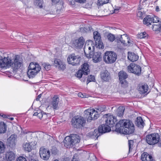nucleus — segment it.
Instances as JSON below:
<instances>
[{"mask_svg":"<svg viewBox=\"0 0 161 161\" xmlns=\"http://www.w3.org/2000/svg\"><path fill=\"white\" fill-rule=\"evenodd\" d=\"M22 58L18 55L14 56L13 59L8 56H0V67L2 68H9L11 67L13 70H15L22 66Z\"/></svg>","mask_w":161,"mask_h":161,"instance_id":"nucleus-1","label":"nucleus"},{"mask_svg":"<svg viewBox=\"0 0 161 161\" xmlns=\"http://www.w3.org/2000/svg\"><path fill=\"white\" fill-rule=\"evenodd\" d=\"M116 131L125 134L133 133L134 131V125L129 120H120L115 125Z\"/></svg>","mask_w":161,"mask_h":161,"instance_id":"nucleus-2","label":"nucleus"},{"mask_svg":"<svg viewBox=\"0 0 161 161\" xmlns=\"http://www.w3.org/2000/svg\"><path fill=\"white\" fill-rule=\"evenodd\" d=\"M40 66L37 63H31L28 67L27 72L28 76L29 78H33L40 71Z\"/></svg>","mask_w":161,"mask_h":161,"instance_id":"nucleus-3","label":"nucleus"},{"mask_svg":"<svg viewBox=\"0 0 161 161\" xmlns=\"http://www.w3.org/2000/svg\"><path fill=\"white\" fill-rule=\"evenodd\" d=\"M103 60L107 64H112L115 62L117 58V55L112 51H107L104 54Z\"/></svg>","mask_w":161,"mask_h":161,"instance_id":"nucleus-4","label":"nucleus"},{"mask_svg":"<svg viewBox=\"0 0 161 161\" xmlns=\"http://www.w3.org/2000/svg\"><path fill=\"white\" fill-rule=\"evenodd\" d=\"M95 45L92 41H86L84 48L85 54L88 58H92V53L94 50Z\"/></svg>","mask_w":161,"mask_h":161,"instance_id":"nucleus-5","label":"nucleus"},{"mask_svg":"<svg viewBox=\"0 0 161 161\" xmlns=\"http://www.w3.org/2000/svg\"><path fill=\"white\" fill-rule=\"evenodd\" d=\"M85 116L87 119V121H91L97 119L99 115L97 111L93 109H88L84 111Z\"/></svg>","mask_w":161,"mask_h":161,"instance_id":"nucleus-6","label":"nucleus"},{"mask_svg":"<svg viewBox=\"0 0 161 161\" xmlns=\"http://www.w3.org/2000/svg\"><path fill=\"white\" fill-rule=\"evenodd\" d=\"M71 122L74 127L79 128L84 126L86 120L83 117L77 116L72 118Z\"/></svg>","mask_w":161,"mask_h":161,"instance_id":"nucleus-7","label":"nucleus"},{"mask_svg":"<svg viewBox=\"0 0 161 161\" xmlns=\"http://www.w3.org/2000/svg\"><path fill=\"white\" fill-rule=\"evenodd\" d=\"M159 138V136L158 134H152L146 136V140L148 144L150 145H153L158 142Z\"/></svg>","mask_w":161,"mask_h":161,"instance_id":"nucleus-8","label":"nucleus"},{"mask_svg":"<svg viewBox=\"0 0 161 161\" xmlns=\"http://www.w3.org/2000/svg\"><path fill=\"white\" fill-rule=\"evenodd\" d=\"M81 59V58L80 56L75 55V54L72 53L68 56L67 61L69 64L75 66L79 64Z\"/></svg>","mask_w":161,"mask_h":161,"instance_id":"nucleus-9","label":"nucleus"},{"mask_svg":"<svg viewBox=\"0 0 161 161\" xmlns=\"http://www.w3.org/2000/svg\"><path fill=\"white\" fill-rule=\"evenodd\" d=\"M127 70L129 72L139 75L141 73V68L139 65L131 63L127 67Z\"/></svg>","mask_w":161,"mask_h":161,"instance_id":"nucleus-10","label":"nucleus"},{"mask_svg":"<svg viewBox=\"0 0 161 161\" xmlns=\"http://www.w3.org/2000/svg\"><path fill=\"white\" fill-rule=\"evenodd\" d=\"M159 22L158 18L154 15H148L143 19V22L144 24L147 26L151 25V23H157Z\"/></svg>","mask_w":161,"mask_h":161,"instance_id":"nucleus-11","label":"nucleus"},{"mask_svg":"<svg viewBox=\"0 0 161 161\" xmlns=\"http://www.w3.org/2000/svg\"><path fill=\"white\" fill-rule=\"evenodd\" d=\"M39 154L41 158L45 160H48L50 156V151L44 147H42L40 148Z\"/></svg>","mask_w":161,"mask_h":161,"instance_id":"nucleus-12","label":"nucleus"},{"mask_svg":"<svg viewBox=\"0 0 161 161\" xmlns=\"http://www.w3.org/2000/svg\"><path fill=\"white\" fill-rule=\"evenodd\" d=\"M116 39L120 41L122 43L126 45L129 46L132 44V41L130 40L128 36L126 35H120L116 37Z\"/></svg>","mask_w":161,"mask_h":161,"instance_id":"nucleus-13","label":"nucleus"},{"mask_svg":"<svg viewBox=\"0 0 161 161\" xmlns=\"http://www.w3.org/2000/svg\"><path fill=\"white\" fill-rule=\"evenodd\" d=\"M85 41L82 36L75 40L73 42V46L77 49L80 48L82 47Z\"/></svg>","mask_w":161,"mask_h":161,"instance_id":"nucleus-14","label":"nucleus"},{"mask_svg":"<svg viewBox=\"0 0 161 161\" xmlns=\"http://www.w3.org/2000/svg\"><path fill=\"white\" fill-rule=\"evenodd\" d=\"M54 66L59 70H64L66 68L65 64L60 59H55L54 61Z\"/></svg>","mask_w":161,"mask_h":161,"instance_id":"nucleus-15","label":"nucleus"},{"mask_svg":"<svg viewBox=\"0 0 161 161\" xmlns=\"http://www.w3.org/2000/svg\"><path fill=\"white\" fill-rule=\"evenodd\" d=\"M106 116H107L106 117L107 119L105 120L106 124L108 125L111 127H113L117 120L112 115H107Z\"/></svg>","mask_w":161,"mask_h":161,"instance_id":"nucleus-16","label":"nucleus"},{"mask_svg":"<svg viewBox=\"0 0 161 161\" xmlns=\"http://www.w3.org/2000/svg\"><path fill=\"white\" fill-rule=\"evenodd\" d=\"M17 136L12 135L8 139L7 143L8 145L11 147H14L16 142Z\"/></svg>","mask_w":161,"mask_h":161,"instance_id":"nucleus-17","label":"nucleus"},{"mask_svg":"<svg viewBox=\"0 0 161 161\" xmlns=\"http://www.w3.org/2000/svg\"><path fill=\"white\" fill-rule=\"evenodd\" d=\"M111 127L110 125L106 124L105 123V124H103L99 127V131L100 133L108 132L111 130Z\"/></svg>","mask_w":161,"mask_h":161,"instance_id":"nucleus-18","label":"nucleus"},{"mask_svg":"<svg viewBox=\"0 0 161 161\" xmlns=\"http://www.w3.org/2000/svg\"><path fill=\"white\" fill-rule=\"evenodd\" d=\"M92 60L94 63H98L100 62L102 59L101 53L100 52H96L92 53Z\"/></svg>","mask_w":161,"mask_h":161,"instance_id":"nucleus-19","label":"nucleus"},{"mask_svg":"<svg viewBox=\"0 0 161 161\" xmlns=\"http://www.w3.org/2000/svg\"><path fill=\"white\" fill-rule=\"evenodd\" d=\"M148 89V87L147 85L139 84L137 87V90L141 94H144L146 93Z\"/></svg>","mask_w":161,"mask_h":161,"instance_id":"nucleus-20","label":"nucleus"},{"mask_svg":"<svg viewBox=\"0 0 161 161\" xmlns=\"http://www.w3.org/2000/svg\"><path fill=\"white\" fill-rule=\"evenodd\" d=\"M59 102V98L57 95H55L53 97L51 103V106L53 109H57Z\"/></svg>","mask_w":161,"mask_h":161,"instance_id":"nucleus-21","label":"nucleus"},{"mask_svg":"<svg viewBox=\"0 0 161 161\" xmlns=\"http://www.w3.org/2000/svg\"><path fill=\"white\" fill-rule=\"evenodd\" d=\"M100 76L102 80L105 81H108L110 79L109 73L107 70L102 72Z\"/></svg>","mask_w":161,"mask_h":161,"instance_id":"nucleus-22","label":"nucleus"},{"mask_svg":"<svg viewBox=\"0 0 161 161\" xmlns=\"http://www.w3.org/2000/svg\"><path fill=\"white\" fill-rule=\"evenodd\" d=\"M141 159L142 161H154L152 156L145 152L142 154Z\"/></svg>","mask_w":161,"mask_h":161,"instance_id":"nucleus-23","label":"nucleus"},{"mask_svg":"<svg viewBox=\"0 0 161 161\" xmlns=\"http://www.w3.org/2000/svg\"><path fill=\"white\" fill-rule=\"evenodd\" d=\"M138 56L135 53L130 52L128 53V58L131 61H136L138 59Z\"/></svg>","mask_w":161,"mask_h":161,"instance_id":"nucleus-24","label":"nucleus"},{"mask_svg":"<svg viewBox=\"0 0 161 161\" xmlns=\"http://www.w3.org/2000/svg\"><path fill=\"white\" fill-rule=\"evenodd\" d=\"M71 136H67L65 137L64 140V146L67 147H69L73 145V142L71 140Z\"/></svg>","mask_w":161,"mask_h":161,"instance_id":"nucleus-25","label":"nucleus"},{"mask_svg":"<svg viewBox=\"0 0 161 161\" xmlns=\"http://www.w3.org/2000/svg\"><path fill=\"white\" fill-rule=\"evenodd\" d=\"M135 123L137 126L140 128H143L144 125L143 120L141 117H138L137 118Z\"/></svg>","mask_w":161,"mask_h":161,"instance_id":"nucleus-26","label":"nucleus"},{"mask_svg":"<svg viewBox=\"0 0 161 161\" xmlns=\"http://www.w3.org/2000/svg\"><path fill=\"white\" fill-rule=\"evenodd\" d=\"M81 70L84 75H87L90 71L88 64L87 63H84L82 66Z\"/></svg>","mask_w":161,"mask_h":161,"instance_id":"nucleus-27","label":"nucleus"},{"mask_svg":"<svg viewBox=\"0 0 161 161\" xmlns=\"http://www.w3.org/2000/svg\"><path fill=\"white\" fill-rule=\"evenodd\" d=\"M119 81L125 80L128 77L127 73L123 71H120L118 73Z\"/></svg>","mask_w":161,"mask_h":161,"instance_id":"nucleus-28","label":"nucleus"},{"mask_svg":"<svg viewBox=\"0 0 161 161\" xmlns=\"http://www.w3.org/2000/svg\"><path fill=\"white\" fill-rule=\"evenodd\" d=\"M46 113H44L43 112H41L40 110H38L35 112L33 115V116H37L40 119H41L43 117H46Z\"/></svg>","mask_w":161,"mask_h":161,"instance_id":"nucleus-29","label":"nucleus"},{"mask_svg":"<svg viewBox=\"0 0 161 161\" xmlns=\"http://www.w3.org/2000/svg\"><path fill=\"white\" fill-rule=\"evenodd\" d=\"M71 140L73 142V145L77 143H78L80 142V138L79 136L76 134H72L71 135Z\"/></svg>","mask_w":161,"mask_h":161,"instance_id":"nucleus-30","label":"nucleus"},{"mask_svg":"<svg viewBox=\"0 0 161 161\" xmlns=\"http://www.w3.org/2000/svg\"><path fill=\"white\" fill-rule=\"evenodd\" d=\"M125 110V108L124 107H119L117 110L116 114L119 117L122 116Z\"/></svg>","mask_w":161,"mask_h":161,"instance_id":"nucleus-31","label":"nucleus"},{"mask_svg":"<svg viewBox=\"0 0 161 161\" xmlns=\"http://www.w3.org/2000/svg\"><path fill=\"white\" fill-rule=\"evenodd\" d=\"M7 130V125L3 122H0V134L5 133Z\"/></svg>","mask_w":161,"mask_h":161,"instance_id":"nucleus-32","label":"nucleus"},{"mask_svg":"<svg viewBox=\"0 0 161 161\" xmlns=\"http://www.w3.org/2000/svg\"><path fill=\"white\" fill-rule=\"evenodd\" d=\"M6 157L9 160L12 161L15 158V156L13 152H9L6 153Z\"/></svg>","mask_w":161,"mask_h":161,"instance_id":"nucleus-33","label":"nucleus"},{"mask_svg":"<svg viewBox=\"0 0 161 161\" xmlns=\"http://www.w3.org/2000/svg\"><path fill=\"white\" fill-rule=\"evenodd\" d=\"M23 147L25 150L30 152L32 149V147L29 143H26L23 145Z\"/></svg>","mask_w":161,"mask_h":161,"instance_id":"nucleus-34","label":"nucleus"},{"mask_svg":"<svg viewBox=\"0 0 161 161\" xmlns=\"http://www.w3.org/2000/svg\"><path fill=\"white\" fill-rule=\"evenodd\" d=\"M95 46L96 47L99 49H103L104 48V46L103 45V43L102 40H99L95 42Z\"/></svg>","mask_w":161,"mask_h":161,"instance_id":"nucleus-35","label":"nucleus"},{"mask_svg":"<svg viewBox=\"0 0 161 161\" xmlns=\"http://www.w3.org/2000/svg\"><path fill=\"white\" fill-rule=\"evenodd\" d=\"M94 38L95 42L101 40L100 33L97 31L93 32Z\"/></svg>","mask_w":161,"mask_h":161,"instance_id":"nucleus-36","label":"nucleus"},{"mask_svg":"<svg viewBox=\"0 0 161 161\" xmlns=\"http://www.w3.org/2000/svg\"><path fill=\"white\" fill-rule=\"evenodd\" d=\"M152 29L156 31H161V25L159 24H154L153 25Z\"/></svg>","mask_w":161,"mask_h":161,"instance_id":"nucleus-37","label":"nucleus"},{"mask_svg":"<svg viewBox=\"0 0 161 161\" xmlns=\"http://www.w3.org/2000/svg\"><path fill=\"white\" fill-rule=\"evenodd\" d=\"M43 3V0H36L34 2L35 5L40 8L42 7Z\"/></svg>","mask_w":161,"mask_h":161,"instance_id":"nucleus-38","label":"nucleus"},{"mask_svg":"<svg viewBox=\"0 0 161 161\" xmlns=\"http://www.w3.org/2000/svg\"><path fill=\"white\" fill-rule=\"evenodd\" d=\"M95 80V78L94 76L92 75H90L88 76L87 80V84L91 82H94Z\"/></svg>","mask_w":161,"mask_h":161,"instance_id":"nucleus-39","label":"nucleus"},{"mask_svg":"<svg viewBox=\"0 0 161 161\" xmlns=\"http://www.w3.org/2000/svg\"><path fill=\"white\" fill-rule=\"evenodd\" d=\"M5 149L4 144L2 141H0V153L4 152Z\"/></svg>","mask_w":161,"mask_h":161,"instance_id":"nucleus-40","label":"nucleus"},{"mask_svg":"<svg viewBox=\"0 0 161 161\" xmlns=\"http://www.w3.org/2000/svg\"><path fill=\"white\" fill-rule=\"evenodd\" d=\"M147 36V34L145 32L140 33L137 34V37L140 39L144 38L146 37Z\"/></svg>","mask_w":161,"mask_h":161,"instance_id":"nucleus-41","label":"nucleus"},{"mask_svg":"<svg viewBox=\"0 0 161 161\" xmlns=\"http://www.w3.org/2000/svg\"><path fill=\"white\" fill-rule=\"evenodd\" d=\"M42 65L45 69L47 70H49L51 67V65L48 63H44L42 64Z\"/></svg>","mask_w":161,"mask_h":161,"instance_id":"nucleus-42","label":"nucleus"},{"mask_svg":"<svg viewBox=\"0 0 161 161\" xmlns=\"http://www.w3.org/2000/svg\"><path fill=\"white\" fill-rule=\"evenodd\" d=\"M107 38L108 40L111 42H113L115 39L114 35L111 33L108 34L107 36Z\"/></svg>","mask_w":161,"mask_h":161,"instance_id":"nucleus-43","label":"nucleus"},{"mask_svg":"<svg viewBox=\"0 0 161 161\" xmlns=\"http://www.w3.org/2000/svg\"><path fill=\"white\" fill-rule=\"evenodd\" d=\"M120 83L121 86L125 88L128 86V82L125 80L120 81Z\"/></svg>","mask_w":161,"mask_h":161,"instance_id":"nucleus-44","label":"nucleus"},{"mask_svg":"<svg viewBox=\"0 0 161 161\" xmlns=\"http://www.w3.org/2000/svg\"><path fill=\"white\" fill-rule=\"evenodd\" d=\"M93 132H94L93 135L95 138H97L99 136V134L100 133L99 131V128L98 130L96 129L94 130L93 131Z\"/></svg>","mask_w":161,"mask_h":161,"instance_id":"nucleus-45","label":"nucleus"},{"mask_svg":"<svg viewBox=\"0 0 161 161\" xmlns=\"http://www.w3.org/2000/svg\"><path fill=\"white\" fill-rule=\"evenodd\" d=\"M83 74H84L82 72V71H81V70H79L76 72L75 76L77 77L80 78Z\"/></svg>","mask_w":161,"mask_h":161,"instance_id":"nucleus-46","label":"nucleus"},{"mask_svg":"<svg viewBox=\"0 0 161 161\" xmlns=\"http://www.w3.org/2000/svg\"><path fill=\"white\" fill-rule=\"evenodd\" d=\"M133 144V140H130L129 141L128 145L129 147V151H131L132 149Z\"/></svg>","mask_w":161,"mask_h":161,"instance_id":"nucleus-47","label":"nucleus"},{"mask_svg":"<svg viewBox=\"0 0 161 161\" xmlns=\"http://www.w3.org/2000/svg\"><path fill=\"white\" fill-rule=\"evenodd\" d=\"M17 161H27L26 158L22 156H20L17 159Z\"/></svg>","mask_w":161,"mask_h":161,"instance_id":"nucleus-48","label":"nucleus"},{"mask_svg":"<svg viewBox=\"0 0 161 161\" xmlns=\"http://www.w3.org/2000/svg\"><path fill=\"white\" fill-rule=\"evenodd\" d=\"M99 2L101 4H103L108 3L109 0H98Z\"/></svg>","mask_w":161,"mask_h":161,"instance_id":"nucleus-49","label":"nucleus"},{"mask_svg":"<svg viewBox=\"0 0 161 161\" xmlns=\"http://www.w3.org/2000/svg\"><path fill=\"white\" fill-rule=\"evenodd\" d=\"M93 133L94 132H93V131H91L87 134V136L92 138L95 139V137H94V136Z\"/></svg>","mask_w":161,"mask_h":161,"instance_id":"nucleus-50","label":"nucleus"},{"mask_svg":"<svg viewBox=\"0 0 161 161\" xmlns=\"http://www.w3.org/2000/svg\"><path fill=\"white\" fill-rule=\"evenodd\" d=\"M78 155L75 154L74 155L71 161H79L77 159Z\"/></svg>","mask_w":161,"mask_h":161,"instance_id":"nucleus-51","label":"nucleus"},{"mask_svg":"<svg viewBox=\"0 0 161 161\" xmlns=\"http://www.w3.org/2000/svg\"><path fill=\"white\" fill-rule=\"evenodd\" d=\"M76 2L80 3H84L86 2V0H75Z\"/></svg>","mask_w":161,"mask_h":161,"instance_id":"nucleus-52","label":"nucleus"},{"mask_svg":"<svg viewBox=\"0 0 161 161\" xmlns=\"http://www.w3.org/2000/svg\"><path fill=\"white\" fill-rule=\"evenodd\" d=\"M137 16L139 17H141L142 16V14L141 11L139 10L137 14Z\"/></svg>","mask_w":161,"mask_h":161,"instance_id":"nucleus-53","label":"nucleus"},{"mask_svg":"<svg viewBox=\"0 0 161 161\" xmlns=\"http://www.w3.org/2000/svg\"><path fill=\"white\" fill-rule=\"evenodd\" d=\"M52 1L55 3H57L60 2L61 3L62 2V0H51Z\"/></svg>","mask_w":161,"mask_h":161,"instance_id":"nucleus-54","label":"nucleus"},{"mask_svg":"<svg viewBox=\"0 0 161 161\" xmlns=\"http://www.w3.org/2000/svg\"><path fill=\"white\" fill-rule=\"evenodd\" d=\"M41 97V94H40V95H38V96L36 98V100L37 101H39L40 98Z\"/></svg>","mask_w":161,"mask_h":161,"instance_id":"nucleus-55","label":"nucleus"},{"mask_svg":"<svg viewBox=\"0 0 161 161\" xmlns=\"http://www.w3.org/2000/svg\"><path fill=\"white\" fill-rule=\"evenodd\" d=\"M0 116H1L2 117H3V118H6L7 117L6 115L5 114H0Z\"/></svg>","mask_w":161,"mask_h":161,"instance_id":"nucleus-56","label":"nucleus"},{"mask_svg":"<svg viewBox=\"0 0 161 161\" xmlns=\"http://www.w3.org/2000/svg\"><path fill=\"white\" fill-rule=\"evenodd\" d=\"M155 10L157 12H158V11H159V8L158 6H156V8H155Z\"/></svg>","mask_w":161,"mask_h":161,"instance_id":"nucleus-57","label":"nucleus"},{"mask_svg":"<svg viewBox=\"0 0 161 161\" xmlns=\"http://www.w3.org/2000/svg\"><path fill=\"white\" fill-rule=\"evenodd\" d=\"M98 110H100V111H101V112H102V111H103V110H104V109H101V108H98Z\"/></svg>","mask_w":161,"mask_h":161,"instance_id":"nucleus-58","label":"nucleus"},{"mask_svg":"<svg viewBox=\"0 0 161 161\" xmlns=\"http://www.w3.org/2000/svg\"><path fill=\"white\" fill-rule=\"evenodd\" d=\"M82 95V94L81 93H79L78 94V96L79 97H82L81 95Z\"/></svg>","mask_w":161,"mask_h":161,"instance_id":"nucleus-59","label":"nucleus"},{"mask_svg":"<svg viewBox=\"0 0 161 161\" xmlns=\"http://www.w3.org/2000/svg\"><path fill=\"white\" fill-rule=\"evenodd\" d=\"M31 161H38V160L33 159H32L31 160Z\"/></svg>","mask_w":161,"mask_h":161,"instance_id":"nucleus-60","label":"nucleus"},{"mask_svg":"<svg viewBox=\"0 0 161 161\" xmlns=\"http://www.w3.org/2000/svg\"><path fill=\"white\" fill-rule=\"evenodd\" d=\"M11 120H14V118L13 117H10L9 118Z\"/></svg>","mask_w":161,"mask_h":161,"instance_id":"nucleus-61","label":"nucleus"},{"mask_svg":"<svg viewBox=\"0 0 161 161\" xmlns=\"http://www.w3.org/2000/svg\"><path fill=\"white\" fill-rule=\"evenodd\" d=\"M118 9H114V12H115V13H116V11L117 10H118Z\"/></svg>","mask_w":161,"mask_h":161,"instance_id":"nucleus-62","label":"nucleus"},{"mask_svg":"<svg viewBox=\"0 0 161 161\" xmlns=\"http://www.w3.org/2000/svg\"><path fill=\"white\" fill-rule=\"evenodd\" d=\"M71 4H74L75 3H74V2H73V3L72 2H71Z\"/></svg>","mask_w":161,"mask_h":161,"instance_id":"nucleus-63","label":"nucleus"},{"mask_svg":"<svg viewBox=\"0 0 161 161\" xmlns=\"http://www.w3.org/2000/svg\"><path fill=\"white\" fill-rule=\"evenodd\" d=\"M147 0H143V1L142 2V3L144 2L145 1H147Z\"/></svg>","mask_w":161,"mask_h":161,"instance_id":"nucleus-64","label":"nucleus"}]
</instances>
